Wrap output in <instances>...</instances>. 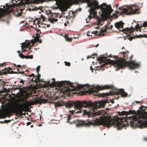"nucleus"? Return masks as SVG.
Segmentation results:
<instances>
[{
    "mask_svg": "<svg viewBox=\"0 0 147 147\" xmlns=\"http://www.w3.org/2000/svg\"><path fill=\"white\" fill-rule=\"evenodd\" d=\"M82 102L83 101H78L76 102H73L72 101H69L67 103L66 106L67 107H74L75 108L76 110L74 111H70V112L71 114H69L67 117V122L69 123L70 124L73 123H75L77 127L83 126H88L90 125H102L104 127H106L108 128H109L112 125H114L115 124V122L111 118L108 117L107 116H100V118H96L95 119H94L92 121H83L76 120L73 121L72 122H69L70 120L71 119V115L75 112L76 113H83L84 114V111L81 110V109L83 107L85 108L87 107L84 106L82 105H76V103L78 102Z\"/></svg>",
    "mask_w": 147,
    "mask_h": 147,
    "instance_id": "1",
    "label": "nucleus"
},
{
    "mask_svg": "<svg viewBox=\"0 0 147 147\" xmlns=\"http://www.w3.org/2000/svg\"><path fill=\"white\" fill-rule=\"evenodd\" d=\"M135 111L129 110L128 112L122 111L121 115H125L126 117L121 118L120 121H116V125L120 129L129 125L131 127H138L140 128L147 127V115L146 113L140 114L139 115H133L128 117L129 114H134Z\"/></svg>",
    "mask_w": 147,
    "mask_h": 147,
    "instance_id": "2",
    "label": "nucleus"
},
{
    "mask_svg": "<svg viewBox=\"0 0 147 147\" xmlns=\"http://www.w3.org/2000/svg\"><path fill=\"white\" fill-rule=\"evenodd\" d=\"M121 53L123 55V58H120L119 60H116L115 61L111 60L110 59H107L105 61L106 57H102V56L97 58V60L99 61L100 63H104L100 66L101 69H104V68L109 64H114L115 67L118 68V69L123 68L126 66L128 67L131 69H134L139 66V64L138 63H136L135 61H131L133 57V55H131L130 57V61H126V59H127L126 56L127 55L125 52H121Z\"/></svg>",
    "mask_w": 147,
    "mask_h": 147,
    "instance_id": "3",
    "label": "nucleus"
},
{
    "mask_svg": "<svg viewBox=\"0 0 147 147\" xmlns=\"http://www.w3.org/2000/svg\"><path fill=\"white\" fill-rule=\"evenodd\" d=\"M19 105L20 107H18L15 103H9L7 107L0 110V119L5 118L6 117H9L12 115V113H16V115L18 117L22 116V112L25 109V105L23 104Z\"/></svg>",
    "mask_w": 147,
    "mask_h": 147,
    "instance_id": "4",
    "label": "nucleus"
},
{
    "mask_svg": "<svg viewBox=\"0 0 147 147\" xmlns=\"http://www.w3.org/2000/svg\"><path fill=\"white\" fill-rule=\"evenodd\" d=\"M76 105L79 106L83 105L84 106L88 107L89 108V111H87L86 110H84V115H87L89 117H91L102 114V111L96 112V111H97V108H99L101 107L104 106L105 103L102 101H100L92 103L89 101L85 100L83 101V102H77L76 103Z\"/></svg>",
    "mask_w": 147,
    "mask_h": 147,
    "instance_id": "5",
    "label": "nucleus"
},
{
    "mask_svg": "<svg viewBox=\"0 0 147 147\" xmlns=\"http://www.w3.org/2000/svg\"><path fill=\"white\" fill-rule=\"evenodd\" d=\"M88 5L91 7L89 10L90 14L93 15L94 18L97 17V12L95 11L97 9H101L102 14L104 16L110 14L113 11V9L110 5H108L105 3H103L99 5L98 1L96 0H94L89 3Z\"/></svg>",
    "mask_w": 147,
    "mask_h": 147,
    "instance_id": "6",
    "label": "nucleus"
},
{
    "mask_svg": "<svg viewBox=\"0 0 147 147\" xmlns=\"http://www.w3.org/2000/svg\"><path fill=\"white\" fill-rule=\"evenodd\" d=\"M72 84L71 86H69L68 88L66 89L65 91L66 93V95H67L69 96H70L72 93L74 94L73 92L75 90H78L81 88H83L85 90H89V88L88 86L87 85H79L77 84L76 86H73V84Z\"/></svg>",
    "mask_w": 147,
    "mask_h": 147,
    "instance_id": "7",
    "label": "nucleus"
},
{
    "mask_svg": "<svg viewBox=\"0 0 147 147\" xmlns=\"http://www.w3.org/2000/svg\"><path fill=\"white\" fill-rule=\"evenodd\" d=\"M124 24L122 22L120 21L115 23V26L119 31L127 34V35H129L128 34H131L134 32V30H135V28H133L132 27H131L130 28H127L123 29V25Z\"/></svg>",
    "mask_w": 147,
    "mask_h": 147,
    "instance_id": "8",
    "label": "nucleus"
},
{
    "mask_svg": "<svg viewBox=\"0 0 147 147\" xmlns=\"http://www.w3.org/2000/svg\"><path fill=\"white\" fill-rule=\"evenodd\" d=\"M52 80L53 81L51 82L52 84L54 86L58 87H61L65 88L63 90L64 93L66 94V93L65 91L66 89L68 88V87L71 86L72 84L71 82L69 81H61L60 82H56L55 81V79L54 78H52Z\"/></svg>",
    "mask_w": 147,
    "mask_h": 147,
    "instance_id": "9",
    "label": "nucleus"
},
{
    "mask_svg": "<svg viewBox=\"0 0 147 147\" xmlns=\"http://www.w3.org/2000/svg\"><path fill=\"white\" fill-rule=\"evenodd\" d=\"M139 9L137 8L135 5H132L131 6H127L126 8H123L122 11L121 12V14L123 13L127 15L131 14H134L137 13Z\"/></svg>",
    "mask_w": 147,
    "mask_h": 147,
    "instance_id": "10",
    "label": "nucleus"
},
{
    "mask_svg": "<svg viewBox=\"0 0 147 147\" xmlns=\"http://www.w3.org/2000/svg\"><path fill=\"white\" fill-rule=\"evenodd\" d=\"M48 102V100L46 99H42L41 98L38 99L35 98L34 101H30L28 102V103L29 105H33L35 104H41L42 103H45Z\"/></svg>",
    "mask_w": 147,
    "mask_h": 147,
    "instance_id": "11",
    "label": "nucleus"
},
{
    "mask_svg": "<svg viewBox=\"0 0 147 147\" xmlns=\"http://www.w3.org/2000/svg\"><path fill=\"white\" fill-rule=\"evenodd\" d=\"M113 86L112 85H105L104 86H97L96 88H94L95 89H93L92 91L96 92L100 90L111 89L113 88Z\"/></svg>",
    "mask_w": 147,
    "mask_h": 147,
    "instance_id": "12",
    "label": "nucleus"
},
{
    "mask_svg": "<svg viewBox=\"0 0 147 147\" xmlns=\"http://www.w3.org/2000/svg\"><path fill=\"white\" fill-rule=\"evenodd\" d=\"M114 94L116 95H121L122 97H126L128 95L127 92H125L123 89H116L114 91Z\"/></svg>",
    "mask_w": 147,
    "mask_h": 147,
    "instance_id": "13",
    "label": "nucleus"
},
{
    "mask_svg": "<svg viewBox=\"0 0 147 147\" xmlns=\"http://www.w3.org/2000/svg\"><path fill=\"white\" fill-rule=\"evenodd\" d=\"M35 43V41L34 40H32L30 42H28L26 43H26H24V45H23L21 46L22 48H27L28 47L29 48V49H30L31 47L33 46L34 44Z\"/></svg>",
    "mask_w": 147,
    "mask_h": 147,
    "instance_id": "14",
    "label": "nucleus"
},
{
    "mask_svg": "<svg viewBox=\"0 0 147 147\" xmlns=\"http://www.w3.org/2000/svg\"><path fill=\"white\" fill-rule=\"evenodd\" d=\"M27 76L29 77H33V78L31 79L30 78H29V80L28 81V83H30L32 82H34L36 83H37L38 82L37 81V80L36 78V76L34 74H32L30 75Z\"/></svg>",
    "mask_w": 147,
    "mask_h": 147,
    "instance_id": "15",
    "label": "nucleus"
},
{
    "mask_svg": "<svg viewBox=\"0 0 147 147\" xmlns=\"http://www.w3.org/2000/svg\"><path fill=\"white\" fill-rule=\"evenodd\" d=\"M143 27H147V22L146 21L144 22L143 24H140V26L139 24H137L135 26V30L136 29L138 31L139 29V31L141 32V28Z\"/></svg>",
    "mask_w": 147,
    "mask_h": 147,
    "instance_id": "16",
    "label": "nucleus"
},
{
    "mask_svg": "<svg viewBox=\"0 0 147 147\" xmlns=\"http://www.w3.org/2000/svg\"><path fill=\"white\" fill-rule=\"evenodd\" d=\"M7 13V11L0 8V19Z\"/></svg>",
    "mask_w": 147,
    "mask_h": 147,
    "instance_id": "17",
    "label": "nucleus"
},
{
    "mask_svg": "<svg viewBox=\"0 0 147 147\" xmlns=\"http://www.w3.org/2000/svg\"><path fill=\"white\" fill-rule=\"evenodd\" d=\"M34 37V40L36 42H39L40 43H41L42 42V40L39 39V38L40 37V36L37 33L36 34V36L34 37V35L32 36Z\"/></svg>",
    "mask_w": 147,
    "mask_h": 147,
    "instance_id": "18",
    "label": "nucleus"
},
{
    "mask_svg": "<svg viewBox=\"0 0 147 147\" xmlns=\"http://www.w3.org/2000/svg\"><path fill=\"white\" fill-rule=\"evenodd\" d=\"M51 0H28V3H37L39 2L40 1L43 2Z\"/></svg>",
    "mask_w": 147,
    "mask_h": 147,
    "instance_id": "19",
    "label": "nucleus"
},
{
    "mask_svg": "<svg viewBox=\"0 0 147 147\" xmlns=\"http://www.w3.org/2000/svg\"><path fill=\"white\" fill-rule=\"evenodd\" d=\"M97 94H98V93H97ZM97 95H98L100 97H104L105 96H107L110 95V94L108 93H99V94H97Z\"/></svg>",
    "mask_w": 147,
    "mask_h": 147,
    "instance_id": "20",
    "label": "nucleus"
},
{
    "mask_svg": "<svg viewBox=\"0 0 147 147\" xmlns=\"http://www.w3.org/2000/svg\"><path fill=\"white\" fill-rule=\"evenodd\" d=\"M65 37L66 39V40L67 41L71 42L72 41V39L71 38H70L68 35L65 34Z\"/></svg>",
    "mask_w": 147,
    "mask_h": 147,
    "instance_id": "21",
    "label": "nucleus"
},
{
    "mask_svg": "<svg viewBox=\"0 0 147 147\" xmlns=\"http://www.w3.org/2000/svg\"><path fill=\"white\" fill-rule=\"evenodd\" d=\"M107 30L106 29H103L102 28L101 29L100 32V35H102L103 34V33L107 32Z\"/></svg>",
    "mask_w": 147,
    "mask_h": 147,
    "instance_id": "22",
    "label": "nucleus"
},
{
    "mask_svg": "<svg viewBox=\"0 0 147 147\" xmlns=\"http://www.w3.org/2000/svg\"><path fill=\"white\" fill-rule=\"evenodd\" d=\"M2 72L3 74H4L10 73V71L9 70H8V69L6 68L4 70H3L2 71Z\"/></svg>",
    "mask_w": 147,
    "mask_h": 147,
    "instance_id": "23",
    "label": "nucleus"
},
{
    "mask_svg": "<svg viewBox=\"0 0 147 147\" xmlns=\"http://www.w3.org/2000/svg\"><path fill=\"white\" fill-rule=\"evenodd\" d=\"M93 16L94 18H96L97 19V22L98 24H99L102 21L100 18L99 16H97L96 18H94L93 15Z\"/></svg>",
    "mask_w": 147,
    "mask_h": 147,
    "instance_id": "24",
    "label": "nucleus"
},
{
    "mask_svg": "<svg viewBox=\"0 0 147 147\" xmlns=\"http://www.w3.org/2000/svg\"><path fill=\"white\" fill-rule=\"evenodd\" d=\"M18 54L19 55V56H20V57L22 58L23 59V58H25V56H24L23 54H22V53H20V51H18Z\"/></svg>",
    "mask_w": 147,
    "mask_h": 147,
    "instance_id": "25",
    "label": "nucleus"
},
{
    "mask_svg": "<svg viewBox=\"0 0 147 147\" xmlns=\"http://www.w3.org/2000/svg\"><path fill=\"white\" fill-rule=\"evenodd\" d=\"M92 33L94 34V35L96 36L98 35H100V32L97 31H93L92 32Z\"/></svg>",
    "mask_w": 147,
    "mask_h": 147,
    "instance_id": "26",
    "label": "nucleus"
},
{
    "mask_svg": "<svg viewBox=\"0 0 147 147\" xmlns=\"http://www.w3.org/2000/svg\"><path fill=\"white\" fill-rule=\"evenodd\" d=\"M33 56L32 55H28L25 56V58L26 59H32L33 58Z\"/></svg>",
    "mask_w": 147,
    "mask_h": 147,
    "instance_id": "27",
    "label": "nucleus"
},
{
    "mask_svg": "<svg viewBox=\"0 0 147 147\" xmlns=\"http://www.w3.org/2000/svg\"><path fill=\"white\" fill-rule=\"evenodd\" d=\"M17 71H18L17 72H14V71H12V73H17V72L19 74H24V71L23 72H21V71H19V69H17Z\"/></svg>",
    "mask_w": 147,
    "mask_h": 147,
    "instance_id": "28",
    "label": "nucleus"
},
{
    "mask_svg": "<svg viewBox=\"0 0 147 147\" xmlns=\"http://www.w3.org/2000/svg\"><path fill=\"white\" fill-rule=\"evenodd\" d=\"M19 1H21L19 3H17V5L18 6H20L22 5H24V3L23 1L22 0H19Z\"/></svg>",
    "mask_w": 147,
    "mask_h": 147,
    "instance_id": "29",
    "label": "nucleus"
},
{
    "mask_svg": "<svg viewBox=\"0 0 147 147\" xmlns=\"http://www.w3.org/2000/svg\"><path fill=\"white\" fill-rule=\"evenodd\" d=\"M38 76H36V78L37 80V81L38 82H40V75L39 74V73L38 74H37Z\"/></svg>",
    "mask_w": 147,
    "mask_h": 147,
    "instance_id": "30",
    "label": "nucleus"
},
{
    "mask_svg": "<svg viewBox=\"0 0 147 147\" xmlns=\"http://www.w3.org/2000/svg\"><path fill=\"white\" fill-rule=\"evenodd\" d=\"M50 21L53 23L54 22H57V21L58 20L57 19H55V18H51L50 19Z\"/></svg>",
    "mask_w": 147,
    "mask_h": 147,
    "instance_id": "31",
    "label": "nucleus"
},
{
    "mask_svg": "<svg viewBox=\"0 0 147 147\" xmlns=\"http://www.w3.org/2000/svg\"><path fill=\"white\" fill-rule=\"evenodd\" d=\"M39 21L37 19H35V20H34L33 23L34 24H36V23L37 24H39Z\"/></svg>",
    "mask_w": 147,
    "mask_h": 147,
    "instance_id": "32",
    "label": "nucleus"
},
{
    "mask_svg": "<svg viewBox=\"0 0 147 147\" xmlns=\"http://www.w3.org/2000/svg\"><path fill=\"white\" fill-rule=\"evenodd\" d=\"M40 66H38L36 68V71L37 72V74H38L39 73V72L40 71Z\"/></svg>",
    "mask_w": 147,
    "mask_h": 147,
    "instance_id": "33",
    "label": "nucleus"
},
{
    "mask_svg": "<svg viewBox=\"0 0 147 147\" xmlns=\"http://www.w3.org/2000/svg\"><path fill=\"white\" fill-rule=\"evenodd\" d=\"M94 56H97V54L94 53L92 55L88 56V57H91V58H92V59H94Z\"/></svg>",
    "mask_w": 147,
    "mask_h": 147,
    "instance_id": "34",
    "label": "nucleus"
},
{
    "mask_svg": "<svg viewBox=\"0 0 147 147\" xmlns=\"http://www.w3.org/2000/svg\"><path fill=\"white\" fill-rule=\"evenodd\" d=\"M10 120H4V122H3L1 121L0 122V123H9V122H10Z\"/></svg>",
    "mask_w": 147,
    "mask_h": 147,
    "instance_id": "35",
    "label": "nucleus"
},
{
    "mask_svg": "<svg viewBox=\"0 0 147 147\" xmlns=\"http://www.w3.org/2000/svg\"><path fill=\"white\" fill-rule=\"evenodd\" d=\"M65 65L68 66H69L70 65V63L69 62H67L66 61H65Z\"/></svg>",
    "mask_w": 147,
    "mask_h": 147,
    "instance_id": "36",
    "label": "nucleus"
},
{
    "mask_svg": "<svg viewBox=\"0 0 147 147\" xmlns=\"http://www.w3.org/2000/svg\"><path fill=\"white\" fill-rule=\"evenodd\" d=\"M134 36L131 37L130 36L128 38V39L129 40L131 41L132 40L133 38H134Z\"/></svg>",
    "mask_w": 147,
    "mask_h": 147,
    "instance_id": "37",
    "label": "nucleus"
},
{
    "mask_svg": "<svg viewBox=\"0 0 147 147\" xmlns=\"http://www.w3.org/2000/svg\"><path fill=\"white\" fill-rule=\"evenodd\" d=\"M41 17L43 19V21H45V17L44 16H41Z\"/></svg>",
    "mask_w": 147,
    "mask_h": 147,
    "instance_id": "38",
    "label": "nucleus"
},
{
    "mask_svg": "<svg viewBox=\"0 0 147 147\" xmlns=\"http://www.w3.org/2000/svg\"><path fill=\"white\" fill-rule=\"evenodd\" d=\"M21 15V13H18L17 14V16L19 17Z\"/></svg>",
    "mask_w": 147,
    "mask_h": 147,
    "instance_id": "39",
    "label": "nucleus"
},
{
    "mask_svg": "<svg viewBox=\"0 0 147 147\" xmlns=\"http://www.w3.org/2000/svg\"><path fill=\"white\" fill-rule=\"evenodd\" d=\"M90 69H91V71H92V72H93V69L92 68V66H90Z\"/></svg>",
    "mask_w": 147,
    "mask_h": 147,
    "instance_id": "40",
    "label": "nucleus"
},
{
    "mask_svg": "<svg viewBox=\"0 0 147 147\" xmlns=\"http://www.w3.org/2000/svg\"><path fill=\"white\" fill-rule=\"evenodd\" d=\"M31 124V123L30 122H28L27 123V125H29Z\"/></svg>",
    "mask_w": 147,
    "mask_h": 147,
    "instance_id": "41",
    "label": "nucleus"
},
{
    "mask_svg": "<svg viewBox=\"0 0 147 147\" xmlns=\"http://www.w3.org/2000/svg\"><path fill=\"white\" fill-rule=\"evenodd\" d=\"M24 82V81H23L22 80H21L20 82V83H23Z\"/></svg>",
    "mask_w": 147,
    "mask_h": 147,
    "instance_id": "42",
    "label": "nucleus"
},
{
    "mask_svg": "<svg viewBox=\"0 0 147 147\" xmlns=\"http://www.w3.org/2000/svg\"><path fill=\"white\" fill-rule=\"evenodd\" d=\"M21 67V66L20 65H18L17 66V67L18 68H20Z\"/></svg>",
    "mask_w": 147,
    "mask_h": 147,
    "instance_id": "43",
    "label": "nucleus"
},
{
    "mask_svg": "<svg viewBox=\"0 0 147 147\" xmlns=\"http://www.w3.org/2000/svg\"><path fill=\"white\" fill-rule=\"evenodd\" d=\"M135 102L136 103H140V102L139 101H135Z\"/></svg>",
    "mask_w": 147,
    "mask_h": 147,
    "instance_id": "44",
    "label": "nucleus"
},
{
    "mask_svg": "<svg viewBox=\"0 0 147 147\" xmlns=\"http://www.w3.org/2000/svg\"><path fill=\"white\" fill-rule=\"evenodd\" d=\"M22 49L23 50V51H22V52H24L25 51H26V50L25 49H23V48H22Z\"/></svg>",
    "mask_w": 147,
    "mask_h": 147,
    "instance_id": "45",
    "label": "nucleus"
},
{
    "mask_svg": "<svg viewBox=\"0 0 147 147\" xmlns=\"http://www.w3.org/2000/svg\"><path fill=\"white\" fill-rule=\"evenodd\" d=\"M9 69L8 70H9V71L12 69V68H10V67H9Z\"/></svg>",
    "mask_w": 147,
    "mask_h": 147,
    "instance_id": "46",
    "label": "nucleus"
},
{
    "mask_svg": "<svg viewBox=\"0 0 147 147\" xmlns=\"http://www.w3.org/2000/svg\"><path fill=\"white\" fill-rule=\"evenodd\" d=\"M55 106H59V105H58V104H55Z\"/></svg>",
    "mask_w": 147,
    "mask_h": 147,
    "instance_id": "47",
    "label": "nucleus"
},
{
    "mask_svg": "<svg viewBox=\"0 0 147 147\" xmlns=\"http://www.w3.org/2000/svg\"><path fill=\"white\" fill-rule=\"evenodd\" d=\"M99 46V44H97L95 46V47H97Z\"/></svg>",
    "mask_w": 147,
    "mask_h": 147,
    "instance_id": "48",
    "label": "nucleus"
},
{
    "mask_svg": "<svg viewBox=\"0 0 147 147\" xmlns=\"http://www.w3.org/2000/svg\"><path fill=\"white\" fill-rule=\"evenodd\" d=\"M113 27V26L112 25H111L110 26V28H112Z\"/></svg>",
    "mask_w": 147,
    "mask_h": 147,
    "instance_id": "49",
    "label": "nucleus"
},
{
    "mask_svg": "<svg viewBox=\"0 0 147 147\" xmlns=\"http://www.w3.org/2000/svg\"><path fill=\"white\" fill-rule=\"evenodd\" d=\"M144 36L146 37H147V35H146V34L144 35Z\"/></svg>",
    "mask_w": 147,
    "mask_h": 147,
    "instance_id": "50",
    "label": "nucleus"
},
{
    "mask_svg": "<svg viewBox=\"0 0 147 147\" xmlns=\"http://www.w3.org/2000/svg\"><path fill=\"white\" fill-rule=\"evenodd\" d=\"M64 25L65 26H67V24H66L65 23L64 24Z\"/></svg>",
    "mask_w": 147,
    "mask_h": 147,
    "instance_id": "51",
    "label": "nucleus"
},
{
    "mask_svg": "<svg viewBox=\"0 0 147 147\" xmlns=\"http://www.w3.org/2000/svg\"><path fill=\"white\" fill-rule=\"evenodd\" d=\"M116 6L117 7H118V4H116Z\"/></svg>",
    "mask_w": 147,
    "mask_h": 147,
    "instance_id": "52",
    "label": "nucleus"
},
{
    "mask_svg": "<svg viewBox=\"0 0 147 147\" xmlns=\"http://www.w3.org/2000/svg\"><path fill=\"white\" fill-rule=\"evenodd\" d=\"M48 84H50V81L48 82Z\"/></svg>",
    "mask_w": 147,
    "mask_h": 147,
    "instance_id": "53",
    "label": "nucleus"
},
{
    "mask_svg": "<svg viewBox=\"0 0 147 147\" xmlns=\"http://www.w3.org/2000/svg\"><path fill=\"white\" fill-rule=\"evenodd\" d=\"M119 9L120 10H122V9L121 8V7H119Z\"/></svg>",
    "mask_w": 147,
    "mask_h": 147,
    "instance_id": "54",
    "label": "nucleus"
},
{
    "mask_svg": "<svg viewBox=\"0 0 147 147\" xmlns=\"http://www.w3.org/2000/svg\"><path fill=\"white\" fill-rule=\"evenodd\" d=\"M88 57V56L87 57V58L88 59V58H91V57Z\"/></svg>",
    "mask_w": 147,
    "mask_h": 147,
    "instance_id": "55",
    "label": "nucleus"
},
{
    "mask_svg": "<svg viewBox=\"0 0 147 147\" xmlns=\"http://www.w3.org/2000/svg\"><path fill=\"white\" fill-rule=\"evenodd\" d=\"M31 51H30V52H29V51H28V53L29 54H30V52H31Z\"/></svg>",
    "mask_w": 147,
    "mask_h": 147,
    "instance_id": "56",
    "label": "nucleus"
},
{
    "mask_svg": "<svg viewBox=\"0 0 147 147\" xmlns=\"http://www.w3.org/2000/svg\"><path fill=\"white\" fill-rule=\"evenodd\" d=\"M18 118V117L15 118V119H17Z\"/></svg>",
    "mask_w": 147,
    "mask_h": 147,
    "instance_id": "57",
    "label": "nucleus"
},
{
    "mask_svg": "<svg viewBox=\"0 0 147 147\" xmlns=\"http://www.w3.org/2000/svg\"><path fill=\"white\" fill-rule=\"evenodd\" d=\"M125 49V48H124V47H123L122 48V49Z\"/></svg>",
    "mask_w": 147,
    "mask_h": 147,
    "instance_id": "58",
    "label": "nucleus"
},
{
    "mask_svg": "<svg viewBox=\"0 0 147 147\" xmlns=\"http://www.w3.org/2000/svg\"><path fill=\"white\" fill-rule=\"evenodd\" d=\"M115 57H116V59L118 57H117V56H116Z\"/></svg>",
    "mask_w": 147,
    "mask_h": 147,
    "instance_id": "59",
    "label": "nucleus"
},
{
    "mask_svg": "<svg viewBox=\"0 0 147 147\" xmlns=\"http://www.w3.org/2000/svg\"><path fill=\"white\" fill-rule=\"evenodd\" d=\"M33 125H31V127H33Z\"/></svg>",
    "mask_w": 147,
    "mask_h": 147,
    "instance_id": "60",
    "label": "nucleus"
},
{
    "mask_svg": "<svg viewBox=\"0 0 147 147\" xmlns=\"http://www.w3.org/2000/svg\"><path fill=\"white\" fill-rule=\"evenodd\" d=\"M119 98V97H118L116 99H118Z\"/></svg>",
    "mask_w": 147,
    "mask_h": 147,
    "instance_id": "61",
    "label": "nucleus"
},
{
    "mask_svg": "<svg viewBox=\"0 0 147 147\" xmlns=\"http://www.w3.org/2000/svg\"><path fill=\"white\" fill-rule=\"evenodd\" d=\"M15 1V0H11V1Z\"/></svg>",
    "mask_w": 147,
    "mask_h": 147,
    "instance_id": "62",
    "label": "nucleus"
},
{
    "mask_svg": "<svg viewBox=\"0 0 147 147\" xmlns=\"http://www.w3.org/2000/svg\"><path fill=\"white\" fill-rule=\"evenodd\" d=\"M16 2L17 3V1H16Z\"/></svg>",
    "mask_w": 147,
    "mask_h": 147,
    "instance_id": "63",
    "label": "nucleus"
},
{
    "mask_svg": "<svg viewBox=\"0 0 147 147\" xmlns=\"http://www.w3.org/2000/svg\"><path fill=\"white\" fill-rule=\"evenodd\" d=\"M127 52L128 53H129V52L128 51H127Z\"/></svg>",
    "mask_w": 147,
    "mask_h": 147,
    "instance_id": "64",
    "label": "nucleus"
}]
</instances>
